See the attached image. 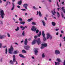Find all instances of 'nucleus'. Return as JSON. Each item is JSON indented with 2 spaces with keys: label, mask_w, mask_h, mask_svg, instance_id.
<instances>
[{
  "label": "nucleus",
  "mask_w": 65,
  "mask_h": 65,
  "mask_svg": "<svg viewBox=\"0 0 65 65\" xmlns=\"http://www.w3.org/2000/svg\"><path fill=\"white\" fill-rule=\"evenodd\" d=\"M36 41L38 44L39 45V44L41 43V41L40 40V38H39L37 40L36 39L34 40L32 43V45L35 44L36 43Z\"/></svg>",
  "instance_id": "f257e3e1"
},
{
  "label": "nucleus",
  "mask_w": 65,
  "mask_h": 65,
  "mask_svg": "<svg viewBox=\"0 0 65 65\" xmlns=\"http://www.w3.org/2000/svg\"><path fill=\"white\" fill-rule=\"evenodd\" d=\"M13 48L12 46H11L10 48L9 49L8 52L10 54H12V52L13 51Z\"/></svg>",
  "instance_id": "f03ea898"
},
{
  "label": "nucleus",
  "mask_w": 65,
  "mask_h": 65,
  "mask_svg": "<svg viewBox=\"0 0 65 65\" xmlns=\"http://www.w3.org/2000/svg\"><path fill=\"white\" fill-rule=\"evenodd\" d=\"M0 15L1 16V17L2 19H3L4 18V17L5 16V14L3 10H1L0 11Z\"/></svg>",
  "instance_id": "7ed1b4c3"
},
{
  "label": "nucleus",
  "mask_w": 65,
  "mask_h": 65,
  "mask_svg": "<svg viewBox=\"0 0 65 65\" xmlns=\"http://www.w3.org/2000/svg\"><path fill=\"white\" fill-rule=\"evenodd\" d=\"M42 36L43 38V40L44 41H46V38H45V35L44 34V31H42Z\"/></svg>",
  "instance_id": "20e7f679"
},
{
  "label": "nucleus",
  "mask_w": 65,
  "mask_h": 65,
  "mask_svg": "<svg viewBox=\"0 0 65 65\" xmlns=\"http://www.w3.org/2000/svg\"><path fill=\"white\" fill-rule=\"evenodd\" d=\"M47 39H48L49 38L51 40L52 39V37L51 35H50V34L49 33H47L46 34Z\"/></svg>",
  "instance_id": "39448f33"
},
{
  "label": "nucleus",
  "mask_w": 65,
  "mask_h": 65,
  "mask_svg": "<svg viewBox=\"0 0 65 65\" xmlns=\"http://www.w3.org/2000/svg\"><path fill=\"white\" fill-rule=\"evenodd\" d=\"M36 29H37V28L35 27V26H32V27L31 30V31H34V32H35L36 31Z\"/></svg>",
  "instance_id": "423d86ee"
},
{
  "label": "nucleus",
  "mask_w": 65,
  "mask_h": 65,
  "mask_svg": "<svg viewBox=\"0 0 65 65\" xmlns=\"http://www.w3.org/2000/svg\"><path fill=\"white\" fill-rule=\"evenodd\" d=\"M55 53L56 55H59L60 54V52L58 50H56L55 52Z\"/></svg>",
  "instance_id": "0eeeda50"
},
{
  "label": "nucleus",
  "mask_w": 65,
  "mask_h": 65,
  "mask_svg": "<svg viewBox=\"0 0 65 65\" xmlns=\"http://www.w3.org/2000/svg\"><path fill=\"white\" fill-rule=\"evenodd\" d=\"M24 48L26 50H28L29 49V48H30V46L29 45H27L26 46H25Z\"/></svg>",
  "instance_id": "6e6552de"
},
{
  "label": "nucleus",
  "mask_w": 65,
  "mask_h": 65,
  "mask_svg": "<svg viewBox=\"0 0 65 65\" xmlns=\"http://www.w3.org/2000/svg\"><path fill=\"white\" fill-rule=\"evenodd\" d=\"M28 6V4H25L23 5V6L25 7V9H27L28 8H27V6Z\"/></svg>",
  "instance_id": "1a4fd4ad"
},
{
  "label": "nucleus",
  "mask_w": 65,
  "mask_h": 65,
  "mask_svg": "<svg viewBox=\"0 0 65 65\" xmlns=\"http://www.w3.org/2000/svg\"><path fill=\"white\" fill-rule=\"evenodd\" d=\"M27 28V26H25V27H23V26H21L20 28L22 29V30H24L25 29V28Z\"/></svg>",
  "instance_id": "9d476101"
},
{
  "label": "nucleus",
  "mask_w": 65,
  "mask_h": 65,
  "mask_svg": "<svg viewBox=\"0 0 65 65\" xmlns=\"http://www.w3.org/2000/svg\"><path fill=\"white\" fill-rule=\"evenodd\" d=\"M15 55H14L13 56V62H16V59L15 58Z\"/></svg>",
  "instance_id": "9b49d317"
},
{
  "label": "nucleus",
  "mask_w": 65,
  "mask_h": 65,
  "mask_svg": "<svg viewBox=\"0 0 65 65\" xmlns=\"http://www.w3.org/2000/svg\"><path fill=\"white\" fill-rule=\"evenodd\" d=\"M27 43H28V39H26L24 41V44L25 45H27Z\"/></svg>",
  "instance_id": "f8f14e48"
},
{
  "label": "nucleus",
  "mask_w": 65,
  "mask_h": 65,
  "mask_svg": "<svg viewBox=\"0 0 65 65\" xmlns=\"http://www.w3.org/2000/svg\"><path fill=\"white\" fill-rule=\"evenodd\" d=\"M42 46H43L44 47H46L47 46V44L46 43H45L44 44H41Z\"/></svg>",
  "instance_id": "ddd939ff"
},
{
  "label": "nucleus",
  "mask_w": 65,
  "mask_h": 65,
  "mask_svg": "<svg viewBox=\"0 0 65 65\" xmlns=\"http://www.w3.org/2000/svg\"><path fill=\"white\" fill-rule=\"evenodd\" d=\"M12 8L11 9V10H13V9H14V7H15V6L14 4V3H12Z\"/></svg>",
  "instance_id": "4468645a"
},
{
  "label": "nucleus",
  "mask_w": 65,
  "mask_h": 65,
  "mask_svg": "<svg viewBox=\"0 0 65 65\" xmlns=\"http://www.w3.org/2000/svg\"><path fill=\"white\" fill-rule=\"evenodd\" d=\"M35 52V55H37V53H38V51L36 50H34Z\"/></svg>",
  "instance_id": "2eb2a0df"
},
{
  "label": "nucleus",
  "mask_w": 65,
  "mask_h": 65,
  "mask_svg": "<svg viewBox=\"0 0 65 65\" xmlns=\"http://www.w3.org/2000/svg\"><path fill=\"white\" fill-rule=\"evenodd\" d=\"M64 7H62V8L61 9V10H62L63 11V12H64L65 13V9H64Z\"/></svg>",
  "instance_id": "dca6fc26"
},
{
  "label": "nucleus",
  "mask_w": 65,
  "mask_h": 65,
  "mask_svg": "<svg viewBox=\"0 0 65 65\" xmlns=\"http://www.w3.org/2000/svg\"><path fill=\"white\" fill-rule=\"evenodd\" d=\"M9 63H10V64H11V65H13V64H14L12 60L10 61Z\"/></svg>",
  "instance_id": "f3484780"
},
{
  "label": "nucleus",
  "mask_w": 65,
  "mask_h": 65,
  "mask_svg": "<svg viewBox=\"0 0 65 65\" xmlns=\"http://www.w3.org/2000/svg\"><path fill=\"white\" fill-rule=\"evenodd\" d=\"M57 61H58V62H62V61H61V59H60L59 58H57Z\"/></svg>",
  "instance_id": "a211bd4d"
},
{
  "label": "nucleus",
  "mask_w": 65,
  "mask_h": 65,
  "mask_svg": "<svg viewBox=\"0 0 65 65\" xmlns=\"http://www.w3.org/2000/svg\"><path fill=\"white\" fill-rule=\"evenodd\" d=\"M52 25L53 26H56V23L54 22H52Z\"/></svg>",
  "instance_id": "6ab92c4d"
},
{
  "label": "nucleus",
  "mask_w": 65,
  "mask_h": 65,
  "mask_svg": "<svg viewBox=\"0 0 65 65\" xmlns=\"http://www.w3.org/2000/svg\"><path fill=\"white\" fill-rule=\"evenodd\" d=\"M19 56L20 57H21V58H24V56L23 55L21 54H19Z\"/></svg>",
  "instance_id": "aec40b11"
},
{
  "label": "nucleus",
  "mask_w": 65,
  "mask_h": 65,
  "mask_svg": "<svg viewBox=\"0 0 65 65\" xmlns=\"http://www.w3.org/2000/svg\"><path fill=\"white\" fill-rule=\"evenodd\" d=\"M42 23L43 24V25L44 26H45V23L44 22V21L43 20L42 21Z\"/></svg>",
  "instance_id": "412c9836"
},
{
  "label": "nucleus",
  "mask_w": 65,
  "mask_h": 65,
  "mask_svg": "<svg viewBox=\"0 0 65 65\" xmlns=\"http://www.w3.org/2000/svg\"><path fill=\"white\" fill-rule=\"evenodd\" d=\"M61 15L62 18H64V19L65 20V17H64V15L63 14V13L62 12H61Z\"/></svg>",
  "instance_id": "4be33fe9"
},
{
  "label": "nucleus",
  "mask_w": 65,
  "mask_h": 65,
  "mask_svg": "<svg viewBox=\"0 0 65 65\" xmlns=\"http://www.w3.org/2000/svg\"><path fill=\"white\" fill-rule=\"evenodd\" d=\"M31 24H32V25H34V26H35V25H36V22H32L31 23Z\"/></svg>",
  "instance_id": "5701e85b"
},
{
  "label": "nucleus",
  "mask_w": 65,
  "mask_h": 65,
  "mask_svg": "<svg viewBox=\"0 0 65 65\" xmlns=\"http://www.w3.org/2000/svg\"><path fill=\"white\" fill-rule=\"evenodd\" d=\"M32 20H33V18H31L30 19H28L27 20V22H30V21H31Z\"/></svg>",
  "instance_id": "b1692460"
},
{
  "label": "nucleus",
  "mask_w": 65,
  "mask_h": 65,
  "mask_svg": "<svg viewBox=\"0 0 65 65\" xmlns=\"http://www.w3.org/2000/svg\"><path fill=\"white\" fill-rule=\"evenodd\" d=\"M19 29H20V28L19 27H17V29H15V30L16 31H19Z\"/></svg>",
  "instance_id": "393cba45"
},
{
  "label": "nucleus",
  "mask_w": 65,
  "mask_h": 65,
  "mask_svg": "<svg viewBox=\"0 0 65 65\" xmlns=\"http://www.w3.org/2000/svg\"><path fill=\"white\" fill-rule=\"evenodd\" d=\"M18 4L19 5H21V4H22V1H20L18 2Z\"/></svg>",
  "instance_id": "a878e982"
},
{
  "label": "nucleus",
  "mask_w": 65,
  "mask_h": 65,
  "mask_svg": "<svg viewBox=\"0 0 65 65\" xmlns=\"http://www.w3.org/2000/svg\"><path fill=\"white\" fill-rule=\"evenodd\" d=\"M39 34H38V37H40V35H41V31H40L39 32Z\"/></svg>",
  "instance_id": "bb28decb"
},
{
  "label": "nucleus",
  "mask_w": 65,
  "mask_h": 65,
  "mask_svg": "<svg viewBox=\"0 0 65 65\" xmlns=\"http://www.w3.org/2000/svg\"><path fill=\"white\" fill-rule=\"evenodd\" d=\"M22 52L23 53H27L26 50H22Z\"/></svg>",
  "instance_id": "cd10ccee"
},
{
  "label": "nucleus",
  "mask_w": 65,
  "mask_h": 65,
  "mask_svg": "<svg viewBox=\"0 0 65 65\" xmlns=\"http://www.w3.org/2000/svg\"><path fill=\"white\" fill-rule=\"evenodd\" d=\"M20 24H21V25H23L24 24H25V22H20Z\"/></svg>",
  "instance_id": "c85d7f7f"
},
{
  "label": "nucleus",
  "mask_w": 65,
  "mask_h": 65,
  "mask_svg": "<svg viewBox=\"0 0 65 65\" xmlns=\"http://www.w3.org/2000/svg\"><path fill=\"white\" fill-rule=\"evenodd\" d=\"M13 53L14 54H18V52H17V51H14L13 52Z\"/></svg>",
  "instance_id": "c756f323"
},
{
  "label": "nucleus",
  "mask_w": 65,
  "mask_h": 65,
  "mask_svg": "<svg viewBox=\"0 0 65 65\" xmlns=\"http://www.w3.org/2000/svg\"><path fill=\"white\" fill-rule=\"evenodd\" d=\"M6 51H5V53L6 54H7V48H6V49L5 50Z\"/></svg>",
  "instance_id": "7c9ffc66"
},
{
  "label": "nucleus",
  "mask_w": 65,
  "mask_h": 65,
  "mask_svg": "<svg viewBox=\"0 0 65 65\" xmlns=\"http://www.w3.org/2000/svg\"><path fill=\"white\" fill-rule=\"evenodd\" d=\"M57 16L59 18L60 17V14H59V12H57Z\"/></svg>",
  "instance_id": "2f4dec72"
},
{
  "label": "nucleus",
  "mask_w": 65,
  "mask_h": 65,
  "mask_svg": "<svg viewBox=\"0 0 65 65\" xmlns=\"http://www.w3.org/2000/svg\"><path fill=\"white\" fill-rule=\"evenodd\" d=\"M39 15L40 17H41L42 16V14H41V12H40V11H39Z\"/></svg>",
  "instance_id": "473e14b6"
},
{
  "label": "nucleus",
  "mask_w": 65,
  "mask_h": 65,
  "mask_svg": "<svg viewBox=\"0 0 65 65\" xmlns=\"http://www.w3.org/2000/svg\"><path fill=\"white\" fill-rule=\"evenodd\" d=\"M38 32H39V30L38 29H37L36 31V32L37 33H37H38Z\"/></svg>",
  "instance_id": "72a5a7b5"
},
{
  "label": "nucleus",
  "mask_w": 65,
  "mask_h": 65,
  "mask_svg": "<svg viewBox=\"0 0 65 65\" xmlns=\"http://www.w3.org/2000/svg\"><path fill=\"white\" fill-rule=\"evenodd\" d=\"M23 36H25V31H23L22 34Z\"/></svg>",
  "instance_id": "f704fd0d"
},
{
  "label": "nucleus",
  "mask_w": 65,
  "mask_h": 65,
  "mask_svg": "<svg viewBox=\"0 0 65 65\" xmlns=\"http://www.w3.org/2000/svg\"><path fill=\"white\" fill-rule=\"evenodd\" d=\"M7 35L8 37H10V35L9 33H7Z\"/></svg>",
  "instance_id": "c9c22d12"
},
{
  "label": "nucleus",
  "mask_w": 65,
  "mask_h": 65,
  "mask_svg": "<svg viewBox=\"0 0 65 65\" xmlns=\"http://www.w3.org/2000/svg\"><path fill=\"white\" fill-rule=\"evenodd\" d=\"M42 57L43 58H44L45 57V56L44 55V53L42 55Z\"/></svg>",
  "instance_id": "e433bc0d"
},
{
  "label": "nucleus",
  "mask_w": 65,
  "mask_h": 65,
  "mask_svg": "<svg viewBox=\"0 0 65 65\" xmlns=\"http://www.w3.org/2000/svg\"><path fill=\"white\" fill-rule=\"evenodd\" d=\"M38 37V36H34V38L35 39H36V38H37Z\"/></svg>",
  "instance_id": "4c0bfd02"
},
{
  "label": "nucleus",
  "mask_w": 65,
  "mask_h": 65,
  "mask_svg": "<svg viewBox=\"0 0 65 65\" xmlns=\"http://www.w3.org/2000/svg\"><path fill=\"white\" fill-rule=\"evenodd\" d=\"M33 8H34V9H36V10H37V9H38V8H36V7H35V6L33 7Z\"/></svg>",
  "instance_id": "58836bf2"
},
{
  "label": "nucleus",
  "mask_w": 65,
  "mask_h": 65,
  "mask_svg": "<svg viewBox=\"0 0 65 65\" xmlns=\"http://www.w3.org/2000/svg\"><path fill=\"white\" fill-rule=\"evenodd\" d=\"M19 20L20 21H23V19L21 18L19 19Z\"/></svg>",
  "instance_id": "ea45409f"
},
{
  "label": "nucleus",
  "mask_w": 65,
  "mask_h": 65,
  "mask_svg": "<svg viewBox=\"0 0 65 65\" xmlns=\"http://www.w3.org/2000/svg\"><path fill=\"white\" fill-rule=\"evenodd\" d=\"M44 48V47L43 46H42L41 47V49H43V48Z\"/></svg>",
  "instance_id": "a19ab883"
},
{
  "label": "nucleus",
  "mask_w": 65,
  "mask_h": 65,
  "mask_svg": "<svg viewBox=\"0 0 65 65\" xmlns=\"http://www.w3.org/2000/svg\"><path fill=\"white\" fill-rule=\"evenodd\" d=\"M2 44L1 43H0V48L2 47Z\"/></svg>",
  "instance_id": "79ce46f5"
},
{
  "label": "nucleus",
  "mask_w": 65,
  "mask_h": 65,
  "mask_svg": "<svg viewBox=\"0 0 65 65\" xmlns=\"http://www.w3.org/2000/svg\"><path fill=\"white\" fill-rule=\"evenodd\" d=\"M21 10H22V11H26V10L24 9H21Z\"/></svg>",
  "instance_id": "37998d69"
},
{
  "label": "nucleus",
  "mask_w": 65,
  "mask_h": 65,
  "mask_svg": "<svg viewBox=\"0 0 65 65\" xmlns=\"http://www.w3.org/2000/svg\"><path fill=\"white\" fill-rule=\"evenodd\" d=\"M51 12L53 14V15H55V14L53 12V11H52Z\"/></svg>",
  "instance_id": "c03bdc74"
},
{
  "label": "nucleus",
  "mask_w": 65,
  "mask_h": 65,
  "mask_svg": "<svg viewBox=\"0 0 65 65\" xmlns=\"http://www.w3.org/2000/svg\"><path fill=\"white\" fill-rule=\"evenodd\" d=\"M3 36H0V38L1 39H2V38H3Z\"/></svg>",
  "instance_id": "a18cd8bd"
},
{
  "label": "nucleus",
  "mask_w": 65,
  "mask_h": 65,
  "mask_svg": "<svg viewBox=\"0 0 65 65\" xmlns=\"http://www.w3.org/2000/svg\"><path fill=\"white\" fill-rule=\"evenodd\" d=\"M55 65H58V63L56 62H55Z\"/></svg>",
  "instance_id": "49530a36"
},
{
  "label": "nucleus",
  "mask_w": 65,
  "mask_h": 65,
  "mask_svg": "<svg viewBox=\"0 0 65 65\" xmlns=\"http://www.w3.org/2000/svg\"><path fill=\"white\" fill-rule=\"evenodd\" d=\"M17 7L18 8H21V7H20V6H17Z\"/></svg>",
  "instance_id": "de8ad7c7"
},
{
  "label": "nucleus",
  "mask_w": 65,
  "mask_h": 65,
  "mask_svg": "<svg viewBox=\"0 0 65 65\" xmlns=\"http://www.w3.org/2000/svg\"><path fill=\"white\" fill-rule=\"evenodd\" d=\"M45 18V20H46V21L47 20V18L46 17H44Z\"/></svg>",
  "instance_id": "09e8293b"
},
{
  "label": "nucleus",
  "mask_w": 65,
  "mask_h": 65,
  "mask_svg": "<svg viewBox=\"0 0 65 65\" xmlns=\"http://www.w3.org/2000/svg\"><path fill=\"white\" fill-rule=\"evenodd\" d=\"M62 43H60V44L59 45H60V47H61V46H62Z\"/></svg>",
  "instance_id": "8fccbe9b"
},
{
  "label": "nucleus",
  "mask_w": 65,
  "mask_h": 65,
  "mask_svg": "<svg viewBox=\"0 0 65 65\" xmlns=\"http://www.w3.org/2000/svg\"><path fill=\"white\" fill-rule=\"evenodd\" d=\"M60 62H57V65H60Z\"/></svg>",
  "instance_id": "3c124183"
},
{
  "label": "nucleus",
  "mask_w": 65,
  "mask_h": 65,
  "mask_svg": "<svg viewBox=\"0 0 65 65\" xmlns=\"http://www.w3.org/2000/svg\"><path fill=\"white\" fill-rule=\"evenodd\" d=\"M31 40V38H29L28 39V40L29 41H30V40Z\"/></svg>",
  "instance_id": "603ef678"
},
{
  "label": "nucleus",
  "mask_w": 65,
  "mask_h": 65,
  "mask_svg": "<svg viewBox=\"0 0 65 65\" xmlns=\"http://www.w3.org/2000/svg\"><path fill=\"white\" fill-rule=\"evenodd\" d=\"M8 3V2H7L6 3V5H7Z\"/></svg>",
  "instance_id": "864d4df0"
},
{
  "label": "nucleus",
  "mask_w": 65,
  "mask_h": 65,
  "mask_svg": "<svg viewBox=\"0 0 65 65\" xmlns=\"http://www.w3.org/2000/svg\"><path fill=\"white\" fill-rule=\"evenodd\" d=\"M54 13H56V11H55V10H54Z\"/></svg>",
  "instance_id": "5fc2aeb1"
},
{
  "label": "nucleus",
  "mask_w": 65,
  "mask_h": 65,
  "mask_svg": "<svg viewBox=\"0 0 65 65\" xmlns=\"http://www.w3.org/2000/svg\"><path fill=\"white\" fill-rule=\"evenodd\" d=\"M59 29L58 28V29H56V31H59Z\"/></svg>",
  "instance_id": "6e6d98bb"
},
{
  "label": "nucleus",
  "mask_w": 65,
  "mask_h": 65,
  "mask_svg": "<svg viewBox=\"0 0 65 65\" xmlns=\"http://www.w3.org/2000/svg\"><path fill=\"white\" fill-rule=\"evenodd\" d=\"M63 65H65V60L64 61Z\"/></svg>",
  "instance_id": "4d7b16f0"
},
{
  "label": "nucleus",
  "mask_w": 65,
  "mask_h": 65,
  "mask_svg": "<svg viewBox=\"0 0 65 65\" xmlns=\"http://www.w3.org/2000/svg\"><path fill=\"white\" fill-rule=\"evenodd\" d=\"M61 33H63V32H64V31H63L61 30Z\"/></svg>",
  "instance_id": "13d9d810"
},
{
  "label": "nucleus",
  "mask_w": 65,
  "mask_h": 65,
  "mask_svg": "<svg viewBox=\"0 0 65 65\" xmlns=\"http://www.w3.org/2000/svg\"><path fill=\"white\" fill-rule=\"evenodd\" d=\"M60 8H57V10L58 11H59V10L60 9Z\"/></svg>",
  "instance_id": "bf43d9fd"
},
{
  "label": "nucleus",
  "mask_w": 65,
  "mask_h": 65,
  "mask_svg": "<svg viewBox=\"0 0 65 65\" xmlns=\"http://www.w3.org/2000/svg\"><path fill=\"white\" fill-rule=\"evenodd\" d=\"M15 23H16V24H18V23H19V22H18V21L15 22Z\"/></svg>",
  "instance_id": "052dcab7"
},
{
  "label": "nucleus",
  "mask_w": 65,
  "mask_h": 65,
  "mask_svg": "<svg viewBox=\"0 0 65 65\" xmlns=\"http://www.w3.org/2000/svg\"><path fill=\"white\" fill-rule=\"evenodd\" d=\"M3 59L2 58H1V62H2V59Z\"/></svg>",
  "instance_id": "680f3d73"
},
{
  "label": "nucleus",
  "mask_w": 65,
  "mask_h": 65,
  "mask_svg": "<svg viewBox=\"0 0 65 65\" xmlns=\"http://www.w3.org/2000/svg\"><path fill=\"white\" fill-rule=\"evenodd\" d=\"M64 2H62V4H63V5H64Z\"/></svg>",
  "instance_id": "e2e57ef3"
},
{
  "label": "nucleus",
  "mask_w": 65,
  "mask_h": 65,
  "mask_svg": "<svg viewBox=\"0 0 65 65\" xmlns=\"http://www.w3.org/2000/svg\"><path fill=\"white\" fill-rule=\"evenodd\" d=\"M39 13V12L38 11H37V14H36V15H38Z\"/></svg>",
  "instance_id": "0e129e2a"
},
{
  "label": "nucleus",
  "mask_w": 65,
  "mask_h": 65,
  "mask_svg": "<svg viewBox=\"0 0 65 65\" xmlns=\"http://www.w3.org/2000/svg\"><path fill=\"white\" fill-rule=\"evenodd\" d=\"M63 39H64V41H65V37H63Z\"/></svg>",
  "instance_id": "69168bd1"
},
{
  "label": "nucleus",
  "mask_w": 65,
  "mask_h": 65,
  "mask_svg": "<svg viewBox=\"0 0 65 65\" xmlns=\"http://www.w3.org/2000/svg\"><path fill=\"white\" fill-rule=\"evenodd\" d=\"M2 3V1L1 0H0V3Z\"/></svg>",
  "instance_id": "338daca9"
},
{
  "label": "nucleus",
  "mask_w": 65,
  "mask_h": 65,
  "mask_svg": "<svg viewBox=\"0 0 65 65\" xmlns=\"http://www.w3.org/2000/svg\"><path fill=\"white\" fill-rule=\"evenodd\" d=\"M14 1H15V0H12V2H14Z\"/></svg>",
  "instance_id": "774afa93"
}]
</instances>
